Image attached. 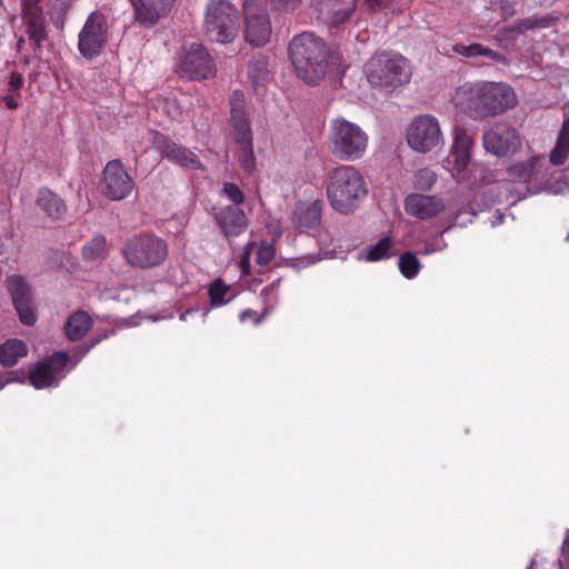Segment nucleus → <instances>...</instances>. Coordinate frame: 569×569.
Returning a JSON list of instances; mask_svg holds the SVG:
<instances>
[{"label": "nucleus", "instance_id": "f704fd0d", "mask_svg": "<svg viewBox=\"0 0 569 569\" xmlns=\"http://www.w3.org/2000/svg\"><path fill=\"white\" fill-rule=\"evenodd\" d=\"M107 240L103 236L93 237L82 247V257L87 261L99 259L106 251Z\"/></svg>", "mask_w": 569, "mask_h": 569}, {"label": "nucleus", "instance_id": "49530a36", "mask_svg": "<svg viewBox=\"0 0 569 569\" xmlns=\"http://www.w3.org/2000/svg\"><path fill=\"white\" fill-rule=\"evenodd\" d=\"M480 51H481L480 56L488 57V58H490L493 61H503L505 60V57L501 53H499V52H497V51H495V50H492L490 48H487V47H485L482 44H481V50Z\"/></svg>", "mask_w": 569, "mask_h": 569}, {"label": "nucleus", "instance_id": "cd10ccee", "mask_svg": "<svg viewBox=\"0 0 569 569\" xmlns=\"http://www.w3.org/2000/svg\"><path fill=\"white\" fill-rule=\"evenodd\" d=\"M92 320L86 311L71 315L64 326L67 337L72 341L80 340L91 328Z\"/></svg>", "mask_w": 569, "mask_h": 569}, {"label": "nucleus", "instance_id": "72a5a7b5", "mask_svg": "<svg viewBox=\"0 0 569 569\" xmlns=\"http://www.w3.org/2000/svg\"><path fill=\"white\" fill-rule=\"evenodd\" d=\"M23 86V77L19 73H12L10 81H9V93L4 97H2V102L6 103V106L9 109H17L19 107V98H20V89Z\"/></svg>", "mask_w": 569, "mask_h": 569}, {"label": "nucleus", "instance_id": "a878e982", "mask_svg": "<svg viewBox=\"0 0 569 569\" xmlns=\"http://www.w3.org/2000/svg\"><path fill=\"white\" fill-rule=\"evenodd\" d=\"M569 157V118L561 124L555 147L549 153V162L552 166H562Z\"/></svg>", "mask_w": 569, "mask_h": 569}, {"label": "nucleus", "instance_id": "58836bf2", "mask_svg": "<svg viewBox=\"0 0 569 569\" xmlns=\"http://www.w3.org/2000/svg\"><path fill=\"white\" fill-rule=\"evenodd\" d=\"M437 181V176L430 169H421L415 176V186L421 190H429Z\"/></svg>", "mask_w": 569, "mask_h": 569}, {"label": "nucleus", "instance_id": "b1692460", "mask_svg": "<svg viewBox=\"0 0 569 569\" xmlns=\"http://www.w3.org/2000/svg\"><path fill=\"white\" fill-rule=\"evenodd\" d=\"M473 139L463 128H456L455 139L450 151L455 169L458 172L463 171L471 159V151L473 148Z\"/></svg>", "mask_w": 569, "mask_h": 569}, {"label": "nucleus", "instance_id": "aec40b11", "mask_svg": "<svg viewBox=\"0 0 569 569\" xmlns=\"http://www.w3.org/2000/svg\"><path fill=\"white\" fill-rule=\"evenodd\" d=\"M271 36V22L264 9L246 8V40L256 47L266 44Z\"/></svg>", "mask_w": 569, "mask_h": 569}, {"label": "nucleus", "instance_id": "a211bd4d", "mask_svg": "<svg viewBox=\"0 0 569 569\" xmlns=\"http://www.w3.org/2000/svg\"><path fill=\"white\" fill-rule=\"evenodd\" d=\"M134 10L136 22L147 29L154 27L167 17L176 0H129Z\"/></svg>", "mask_w": 569, "mask_h": 569}, {"label": "nucleus", "instance_id": "39448f33", "mask_svg": "<svg viewBox=\"0 0 569 569\" xmlns=\"http://www.w3.org/2000/svg\"><path fill=\"white\" fill-rule=\"evenodd\" d=\"M121 254L132 268H154L166 261L168 244L162 238L153 233L140 232L124 242Z\"/></svg>", "mask_w": 569, "mask_h": 569}, {"label": "nucleus", "instance_id": "4be33fe9", "mask_svg": "<svg viewBox=\"0 0 569 569\" xmlns=\"http://www.w3.org/2000/svg\"><path fill=\"white\" fill-rule=\"evenodd\" d=\"M322 201H299L292 212V223L301 232L315 231L321 224Z\"/></svg>", "mask_w": 569, "mask_h": 569}, {"label": "nucleus", "instance_id": "37998d69", "mask_svg": "<svg viewBox=\"0 0 569 569\" xmlns=\"http://www.w3.org/2000/svg\"><path fill=\"white\" fill-rule=\"evenodd\" d=\"M272 9L283 12H292L300 6L301 0H269Z\"/></svg>", "mask_w": 569, "mask_h": 569}, {"label": "nucleus", "instance_id": "7c9ffc66", "mask_svg": "<svg viewBox=\"0 0 569 569\" xmlns=\"http://www.w3.org/2000/svg\"><path fill=\"white\" fill-rule=\"evenodd\" d=\"M208 295L213 308L224 306L234 298L231 287L220 278L210 283Z\"/></svg>", "mask_w": 569, "mask_h": 569}, {"label": "nucleus", "instance_id": "a19ab883", "mask_svg": "<svg viewBox=\"0 0 569 569\" xmlns=\"http://www.w3.org/2000/svg\"><path fill=\"white\" fill-rule=\"evenodd\" d=\"M254 242L250 241L246 244L243 252L240 256L239 267L243 276L250 274V257L251 250L254 247Z\"/></svg>", "mask_w": 569, "mask_h": 569}, {"label": "nucleus", "instance_id": "1a4fd4ad", "mask_svg": "<svg viewBox=\"0 0 569 569\" xmlns=\"http://www.w3.org/2000/svg\"><path fill=\"white\" fill-rule=\"evenodd\" d=\"M409 147L420 153H427L443 143L439 121L431 114L416 117L407 129Z\"/></svg>", "mask_w": 569, "mask_h": 569}, {"label": "nucleus", "instance_id": "412c9836", "mask_svg": "<svg viewBox=\"0 0 569 569\" xmlns=\"http://www.w3.org/2000/svg\"><path fill=\"white\" fill-rule=\"evenodd\" d=\"M312 7L316 19L330 28L347 21L353 11V7L342 0H315Z\"/></svg>", "mask_w": 569, "mask_h": 569}, {"label": "nucleus", "instance_id": "423d86ee", "mask_svg": "<svg viewBox=\"0 0 569 569\" xmlns=\"http://www.w3.org/2000/svg\"><path fill=\"white\" fill-rule=\"evenodd\" d=\"M368 146L367 133L357 124L336 119L331 122L329 150L341 161H353L361 158Z\"/></svg>", "mask_w": 569, "mask_h": 569}, {"label": "nucleus", "instance_id": "473e14b6", "mask_svg": "<svg viewBox=\"0 0 569 569\" xmlns=\"http://www.w3.org/2000/svg\"><path fill=\"white\" fill-rule=\"evenodd\" d=\"M393 242L390 237L380 239L376 244L367 248V260L379 261L392 257Z\"/></svg>", "mask_w": 569, "mask_h": 569}, {"label": "nucleus", "instance_id": "9b49d317", "mask_svg": "<svg viewBox=\"0 0 569 569\" xmlns=\"http://www.w3.org/2000/svg\"><path fill=\"white\" fill-rule=\"evenodd\" d=\"M7 290L20 322L28 327L34 326L38 320L37 307L31 287L26 279L20 274L9 276L7 278Z\"/></svg>", "mask_w": 569, "mask_h": 569}, {"label": "nucleus", "instance_id": "ea45409f", "mask_svg": "<svg viewBox=\"0 0 569 569\" xmlns=\"http://www.w3.org/2000/svg\"><path fill=\"white\" fill-rule=\"evenodd\" d=\"M222 193L233 202V204L240 206L244 202V194L240 188L233 182H224L222 187Z\"/></svg>", "mask_w": 569, "mask_h": 569}, {"label": "nucleus", "instance_id": "f03ea898", "mask_svg": "<svg viewBox=\"0 0 569 569\" xmlns=\"http://www.w3.org/2000/svg\"><path fill=\"white\" fill-rule=\"evenodd\" d=\"M288 51L297 76L306 83L317 84L325 77L329 52L320 37L309 31L301 32L291 39Z\"/></svg>", "mask_w": 569, "mask_h": 569}, {"label": "nucleus", "instance_id": "79ce46f5", "mask_svg": "<svg viewBox=\"0 0 569 569\" xmlns=\"http://www.w3.org/2000/svg\"><path fill=\"white\" fill-rule=\"evenodd\" d=\"M453 52L463 56V57H478L480 56L481 44L480 43H471L469 46L465 44H455L452 48Z\"/></svg>", "mask_w": 569, "mask_h": 569}, {"label": "nucleus", "instance_id": "bb28decb", "mask_svg": "<svg viewBox=\"0 0 569 569\" xmlns=\"http://www.w3.org/2000/svg\"><path fill=\"white\" fill-rule=\"evenodd\" d=\"M543 160L542 156L532 157L528 161L517 162L508 168V176L517 182H529L538 174V164Z\"/></svg>", "mask_w": 569, "mask_h": 569}, {"label": "nucleus", "instance_id": "c9c22d12", "mask_svg": "<svg viewBox=\"0 0 569 569\" xmlns=\"http://www.w3.org/2000/svg\"><path fill=\"white\" fill-rule=\"evenodd\" d=\"M420 268V261L415 253L407 251L399 257V270L405 278H415L419 273Z\"/></svg>", "mask_w": 569, "mask_h": 569}, {"label": "nucleus", "instance_id": "ddd939ff", "mask_svg": "<svg viewBox=\"0 0 569 569\" xmlns=\"http://www.w3.org/2000/svg\"><path fill=\"white\" fill-rule=\"evenodd\" d=\"M134 188L132 177L119 159L109 161L103 170V192L111 200L126 199Z\"/></svg>", "mask_w": 569, "mask_h": 569}, {"label": "nucleus", "instance_id": "4c0bfd02", "mask_svg": "<svg viewBox=\"0 0 569 569\" xmlns=\"http://www.w3.org/2000/svg\"><path fill=\"white\" fill-rule=\"evenodd\" d=\"M274 247L268 241H261L257 248L256 263L259 266H268L274 258Z\"/></svg>", "mask_w": 569, "mask_h": 569}, {"label": "nucleus", "instance_id": "f257e3e1", "mask_svg": "<svg viewBox=\"0 0 569 569\" xmlns=\"http://www.w3.org/2000/svg\"><path fill=\"white\" fill-rule=\"evenodd\" d=\"M455 101L470 118L481 120L512 109L517 104V96L508 84L482 81L460 87Z\"/></svg>", "mask_w": 569, "mask_h": 569}, {"label": "nucleus", "instance_id": "4468645a", "mask_svg": "<svg viewBox=\"0 0 569 569\" xmlns=\"http://www.w3.org/2000/svg\"><path fill=\"white\" fill-rule=\"evenodd\" d=\"M68 361V353L58 351L38 362L34 368L29 371L28 379L30 385L37 389L52 386L58 377L63 376V370Z\"/></svg>", "mask_w": 569, "mask_h": 569}, {"label": "nucleus", "instance_id": "09e8293b", "mask_svg": "<svg viewBox=\"0 0 569 569\" xmlns=\"http://www.w3.org/2000/svg\"><path fill=\"white\" fill-rule=\"evenodd\" d=\"M13 378H7L2 375V382L1 386L3 387L6 383L13 381Z\"/></svg>", "mask_w": 569, "mask_h": 569}, {"label": "nucleus", "instance_id": "5701e85b", "mask_svg": "<svg viewBox=\"0 0 569 569\" xmlns=\"http://www.w3.org/2000/svg\"><path fill=\"white\" fill-rule=\"evenodd\" d=\"M405 209L410 216L428 220L439 214L445 209V203L436 196L412 193L406 198Z\"/></svg>", "mask_w": 569, "mask_h": 569}, {"label": "nucleus", "instance_id": "c85d7f7f", "mask_svg": "<svg viewBox=\"0 0 569 569\" xmlns=\"http://www.w3.org/2000/svg\"><path fill=\"white\" fill-rule=\"evenodd\" d=\"M555 19L551 16H531L525 19L518 20L515 24L505 28V33H525L528 30L533 29H547L549 28Z\"/></svg>", "mask_w": 569, "mask_h": 569}, {"label": "nucleus", "instance_id": "2f4dec72", "mask_svg": "<svg viewBox=\"0 0 569 569\" xmlns=\"http://www.w3.org/2000/svg\"><path fill=\"white\" fill-rule=\"evenodd\" d=\"M248 77L256 90L267 80L268 59L266 56L259 54L249 60Z\"/></svg>", "mask_w": 569, "mask_h": 569}, {"label": "nucleus", "instance_id": "8fccbe9b", "mask_svg": "<svg viewBox=\"0 0 569 569\" xmlns=\"http://www.w3.org/2000/svg\"><path fill=\"white\" fill-rule=\"evenodd\" d=\"M99 341H100L99 339H97V340L92 341V342L90 343V346H89V349H90V348H92V347H94Z\"/></svg>", "mask_w": 569, "mask_h": 569}, {"label": "nucleus", "instance_id": "6e6552de", "mask_svg": "<svg viewBox=\"0 0 569 569\" xmlns=\"http://www.w3.org/2000/svg\"><path fill=\"white\" fill-rule=\"evenodd\" d=\"M109 40V26L104 13L99 10L92 11L78 36V50L80 54L93 60L104 50Z\"/></svg>", "mask_w": 569, "mask_h": 569}, {"label": "nucleus", "instance_id": "c03bdc74", "mask_svg": "<svg viewBox=\"0 0 569 569\" xmlns=\"http://www.w3.org/2000/svg\"><path fill=\"white\" fill-rule=\"evenodd\" d=\"M499 8H500L501 17L503 19H509L512 16H515V13H516L515 2H512L510 0H500Z\"/></svg>", "mask_w": 569, "mask_h": 569}, {"label": "nucleus", "instance_id": "20e7f679", "mask_svg": "<svg viewBox=\"0 0 569 569\" xmlns=\"http://www.w3.org/2000/svg\"><path fill=\"white\" fill-rule=\"evenodd\" d=\"M368 81L373 87L397 88L411 78L408 60L399 54L383 51L372 56L365 66Z\"/></svg>", "mask_w": 569, "mask_h": 569}, {"label": "nucleus", "instance_id": "3c124183", "mask_svg": "<svg viewBox=\"0 0 569 569\" xmlns=\"http://www.w3.org/2000/svg\"><path fill=\"white\" fill-rule=\"evenodd\" d=\"M23 41H24L23 39H20V40L18 41V46H20Z\"/></svg>", "mask_w": 569, "mask_h": 569}, {"label": "nucleus", "instance_id": "2eb2a0df", "mask_svg": "<svg viewBox=\"0 0 569 569\" xmlns=\"http://www.w3.org/2000/svg\"><path fill=\"white\" fill-rule=\"evenodd\" d=\"M22 20L29 43L40 49L48 39V28L40 0H22Z\"/></svg>", "mask_w": 569, "mask_h": 569}, {"label": "nucleus", "instance_id": "e433bc0d", "mask_svg": "<svg viewBox=\"0 0 569 569\" xmlns=\"http://www.w3.org/2000/svg\"><path fill=\"white\" fill-rule=\"evenodd\" d=\"M241 150L238 154L240 167L247 172H251L256 167V158L253 152V141L239 143Z\"/></svg>", "mask_w": 569, "mask_h": 569}, {"label": "nucleus", "instance_id": "6ab92c4d", "mask_svg": "<svg viewBox=\"0 0 569 569\" xmlns=\"http://www.w3.org/2000/svg\"><path fill=\"white\" fill-rule=\"evenodd\" d=\"M212 216L228 241L243 233L248 227L244 211L236 206L213 208Z\"/></svg>", "mask_w": 569, "mask_h": 569}, {"label": "nucleus", "instance_id": "0eeeda50", "mask_svg": "<svg viewBox=\"0 0 569 569\" xmlns=\"http://www.w3.org/2000/svg\"><path fill=\"white\" fill-rule=\"evenodd\" d=\"M240 16L228 0H210L204 18V33L208 40L230 43L238 34Z\"/></svg>", "mask_w": 569, "mask_h": 569}, {"label": "nucleus", "instance_id": "393cba45", "mask_svg": "<svg viewBox=\"0 0 569 569\" xmlns=\"http://www.w3.org/2000/svg\"><path fill=\"white\" fill-rule=\"evenodd\" d=\"M36 203L46 217L53 221L62 220L66 217L64 200L48 188H41L38 191Z\"/></svg>", "mask_w": 569, "mask_h": 569}, {"label": "nucleus", "instance_id": "f8f14e48", "mask_svg": "<svg viewBox=\"0 0 569 569\" xmlns=\"http://www.w3.org/2000/svg\"><path fill=\"white\" fill-rule=\"evenodd\" d=\"M152 147L161 154L162 158L187 169H200L201 162L198 156L184 146L177 143L170 137L152 131Z\"/></svg>", "mask_w": 569, "mask_h": 569}, {"label": "nucleus", "instance_id": "9d476101", "mask_svg": "<svg viewBox=\"0 0 569 569\" xmlns=\"http://www.w3.org/2000/svg\"><path fill=\"white\" fill-rule=\"evenodd\" d=\"M177 71L191 80L213 78L216 64L208 50L199 43H192L180 57Z\"/></svg>", "mask_w": 569, "mask_h": 569}, {"label": "nucleus", "instance_id": "dca6fc26", "mask_svg": "<svg viewBox=\"0 0 569 569\" xmlns=\"http://www.w3.org/2000/svg\"><path fill=\"white\" fill-rule=\"evenodd\" d=\"M482 144L488 152L501 157L516 151L520 139L516 130L507 123H496L485 131Z\"/></svg>", "mask_w": 569, "mask_h": 569}, {"label": "nucleus", "instance_id": "f3484780", "mask_svg": "<svg viewBox=\"0 0 569 569\" xmlns=\"http://www.w3.org/2000/svg\"><path fill=\"white\" fill-rule=\"evenodd\" d=\"M230 133L237 143L252 140L250 121L246 110V99L241 91H233L230 96Z\"/></svg>", "mask_w": 569, "mask_h": 569}, {"label": "nucleus", "instance_id": "de8ad7c7", "mask_svg": "<svg viewBox=\"0 0 569 569\" xmlns=\"http://www.w3.org/2000/svg\"><path fill=\"white\" fill-rule=\"evenodd\" d=\"M368 4L373 10H380L392 4L393 0H367Z\"/></svg>", "mask_w": 569, "mask_h": 569}, {"label": "nucleus", "instance_id": "7ed1b4c3", "mask_svg": "<svg viewBox=\"0 0 569 569\" xmlns=\"http://www.w3.org/2000/svg\"><path fill=\"white\" fill-rule=\"evenodd\" d=\"M326 191L331 208L341 214L353 213L368 192L362 174L347 164L330 171Z\"/></svg>", "mask_w": 569, "mask_h": 569}, {"label": "nucleus", "instance_id": "a18cd8bd", "mask_svg": "<svg viewBox=\"0 0 569 569\" xmlns=\"http://www.w3.org/2000/svg\"><path fill=\"white\" fill-rule=\"evenodd\" d=\"M239 319L241 322L251 321L253 325H259L261 322L259 313L251 309L242 311L239 316Z\"/></svg>", "mask_w": 569, "mask_h": 569}, {"label": "nucleus", "instance_id": "c756f323", "mask_svg": "<svg viewBox=\"0 0 569 569\" xmlns=\"http://www.w3.org/2000/svg\"><path fill=\"white\" fill-rule=\"evenodd\" d=\"M27 355L28 347L24 341L13 338L2 342V367H11Z\"/></svg>", "mask_w": 569, "mask_h": 569}]
</instances>
